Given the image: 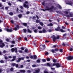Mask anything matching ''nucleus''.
Masks as SVG:
<instances>
[{
	"label": "nucleus",
	"instance_id": "obj_1",
	"mask_svg": "<svg viewBox=\"0 0 73 73\" xmlns=\"http://www.w3.org/2000/svg\"><path fill=\"white\" fill-rule=\"evenodd\" d=\"M47 65L50 67H52L53 66H56V68H60L61 66V65H60L59 63H54L51 66V65H52V64H50L49 63H47Z\"/></svg>",
	"mask_w": 73,
	"mask_h": 73
},
{
	"label": "nucleus",
	"instance_id": "obj_2",
	"mask_svg": "<svg viewBox=\"0 0 73 73\" xmlns=\"http://www.w3.org/2000/svg\"><path fill=\"white\" fill-rule=\"evenodd\" d=\"M54 8V7L53 6H52L51 8H49L48 6H46L45 9H42V10L43 11H44V12L46 11V10L50 11H52V9H53Z\"/></svg>",
	"mask_w": 73,
	"mask_h": 73
},
{
	"label": "nucleus",
	"instance_id": "obj_3",
	"mask_svg": "<svg viewBox=\"0 0 73 73\" xmlns=\"http://www.w3.org/2000/svg\"><path fill=\"white\" fill-rule=\"evenodd\" d=\"M64 13L67 15H66V16L67 17H73V15L71 13H69L70 15H68V12L65 11H64Z\"/></svg>",
	"mask_w": 73,
	"mask_h": 73
},
{
	"label": "nucleus",
	"instance_id": "obj_4",
	"mask_svg": "<svg viewBox=\"0 0 73 73\" xmlns=\"http://www.w3.org/2000/svg\"><path fill=\"white\" fill-rule=\"evenodd\" d=\"M55 31H59L60 30L61 32H65L66 31H64L62 29H60V27H58V28L57 29H55Z\"/></svg>",
	"mask_w": 73,
	"mask_h": 73
},
{
	"label": "nucleus",
	"instance_id": "obj_5",
	"mask_svg": "<svg viewBox=\"0 0 73 73\" xmlns=\"http://www.w3.org/2000/svg\"><path fill=\"white\" fill-rule=\"evenodd\" d=\"M0 46L1 48H3L5 46V44L3 43V41L1 40H0Z\"/></svg>",
	"mask_w": 73,
	"mask_h": 73
},
{
	"label": "nucleus",
	"instance_id": "obj_6",
	"mask_svg": "<svg viewBox=\"0 0 73 73\" xmlns=\"http://www.w3.org/2000/svg\"><path fill=\"white\" fill-rule=\"evenodd\" d=\"M5 31H6L7 32H12L13 31V29L11 28L10 29H9L6 28L5 29Z\"/></svg>",
	"mask_w": 73,
	"mask_h": 73
},
{
	"label": "nucleus",
	"instance_id": "obj_7",
	"mask_svg": "<svg viewBox=\"0 0 73 73\" xmlns=\"http://www.w3.org/2000/svg\"><path fill=\"white\" fill-rule=\"evenodd\" d=\"M66 3V4H68V5H72L73 3L71 1H65Z\"/></svg>",
	"mask_w": 73,
	"mask_h": 73
},
{
	"label": "nucleus",
	"instance_id": "obj_8",
	"mask_svg": "<svg viewBox=\"0 0 73 73\" xmlns=\"http://www.w3.org/2000/svg\"><path fill=\"white\" fill-rule=\"evenodd\" d=\"M66 59L68 60H72L73 59V57L72 56H69L66 57Z\"/></svg>",
	"mask_w": 73,
	"mask_h": 73
},
{
	"label": "nucleus",
	"instance_id": "obj_9",
	"mask_svg": "<svg viewBox=\"0 0 73 73\" xmlns=\"http://www.w3.org/2000/svg\"><path fill=\"white\" fill-rule=\"evenodd\" d=\"M24 57H22L21 58H18L17 59V62H19L20 61V60H24Z\"/></svg>",
	"mask_w": 73,
	"mask_h": 73
},
{
	"label": "nucleus",
	"instance_id": "obj_10",
	"mask_svg": "<svg viewBox=\"0 0 73 73\" xmlns=\"http://www.w3.org/2000/svg\"><path fill=\"white\" fill-rule=\"evenodd\" d=\"M40 69L39 68L36 69L35 70V72H34L33 73H38L40 72Z\"/></svg>",
	"mask_w": 73,
	"mask_h": 73
},
{
	"label": "nucleus",
	"instance_id": "obj_11",
	"mask_svg": "<svg viewBox=\"0 0 73 73\" xmlns=\"http://www.w3.org/2000/svg\"><path fill=\"white\" fill-rule=\"evenodd\" d=\"M60 38V36H59L58 35L56 37H55V38L53 39V41H55L56 39H59Z\"/></svg>",
	"mask_w": 73,
	"mask_h": 73
},
{
	"label": "nucleus",
	"instance_id": "obj_12",
	"mask_svg": "<svg viewBox=\"0 0 73 73\" xmlns=\"http://www.w3.org/2000/svg\"><path fill=\"white\" fill-rule=\"evenodd\" d=\"M23 7L25 8H26L27 9H28V8H29V6H28V5H27L25 3L23 4Z\"/></svg>",
	"mask_w": 73,
	"mask_h": 73
},
{
	"label": "nucleus",
	"instance_id": "obj_13",
	"mask_svg": "<svg viewBox=\"0 0 73 73\" xmlns=\"http://www.w3.org/2000/svg\"><path fill=\"white\" fill-rule=\"evenodd\" d=\"M41 46H42V47L41 48H40L42 50H44V49H45V45H43Z\"/></svg>",
	"mask_w": 73,
	"mask_h": 73
},
{
	"label": "nucleus",
	"instance_id": "obj_14",
	"mask_svg": "<svg viewBox=\"0 0 73 73\" xmlns=\"http://www.w3.org/2000/svg\"><path fill=\"white\" fill-rule=\"evenodd\" d=\"M19 28L20 27H19V26L17 25V27H15L14 28V30H15V31H17V30H18L19 29Z\"/></svg>",
	"mask_w": 73,
	"mask_h": 73
},
{
	"label": "nucleus",
	"instance_id": "obj_15",
	"mask_svg": "<svg viewBox=\"0 0 73 73\" xmlns=\"http://www.w3.org/2000/svg\"><path fill=\"white\" fill-rule=\"evenodd\" d=\"M56 6L57 8H59L60 9H62V7H61V6L57 4L56 5Z\"/></svg>",
	"mask_w": 73,
	"mask_h": 73
},
{
	"label": "nucleus",
	"instance_id": "obj_16",
	"mask_svg": "<svg viewBox=\"0 0 73 73\" xmlns=\"http://www.w3.org/2000/svg\"><path fill=\"white\" fill-rule=\"evenodd\" d=\"M13 58L11 60V61H14L15 60L16 58V56H13Z\"/></svg>",
	"mask_w": 73,
	"mask_h": 73
},
{
	"label": "nucleus",
	"instance_id": "obj_17",
	"mask_svg": "<svg viewBox=\"0 0 73 73\" xmlns=\"http://www.w3.org/2000/svg\"><path fill=\"white\" fill-rule=\"evenodd\" d=\"M53 26V24L52 23H50V24H48L47 26H48L49 27H52Z\"/></svg>",
	"mask_w": 73,
	"mask_h": 73
},
{
	"label": "nucleus",
	"instance_id": "obj_18",
	"mask_svg": "<svg viewBox=\"0 0 73 73\" xmlns=\"http://www.w3.org/2000/svg\"><path fill=\"white\" fill-rule=\"evenodd\" d=\"M19 72H21L22 73H25V71L24 70H20Z\"/></svg>",
	"mask_w": 73,
	"mask_h": 73
},
{
	"label": "nucleus",
	"instance_id": "obj_19",
	"mask_svg": "<svg viewBox=\"0 0 73 73\" xmlns=\"http://www.w3.org/2000/svg\"><path fill=\"white\" fill-rule=\"evenodd\" d=\"M42 32H43V33H46V32H47V31H46V30L43 29L42 30Z\"/></svg>",
	"mask_w": 73,
	"mask_h": 73
},
{
	"label": "nucleus",
	"instance_id": "obj_20",
	"mask_svg": "<svg viewBox=\"0 0 73 73\" xmlns=\"http://www.w3.org/2000/svg\"><path fill=\"white\" fill-rule=\"evenodd\" d=\"M27 30H28V32H29V33H32V31L29 29H28Z\"/></svg>",
	"mask_w": 73,
	"mask_h": 73
},
{
	"label": "nucleus",
	"instance_id": "obj_21",
	"mask_svg": "<svg viewBox=\"0 0 73 73\" xmlns=\"http://www.w3.org/2000/svg\"><path fill=\"white\" fill-rule=\"evenodd\" d=\"M18 16L19 18H21L23 17V16L21 14H19L18 15Z\"/></svg>",
	"mask_w": 73,
	"mask_h": 73
},
{
	"label": "nucleus",
	"instance_id": "obj_22",
	"mask_svg": "<svg viewBox=\"0 0 73 73\" xmlns=\"http://www.w3.org/2000/svg\"><path fill=\"white\" fill-rule=\"evenodd\" d=\"M39 24L41 25V26H43L44 25V23L42 22H40Z\"/></svg>",
	"mask_w": 73,
	"mask_h": 73
},
{
	"label": "nucleus",
	"instance_id": "obj_23",
	"mask_svg": "<svg viewBox=\"0 0 73 73\" xmlns=\"http://www.w3.org/2000/svg\"><path fill=\"white\" fill-rule=\"evenodd\" d=\"M15 49L14 48H13L11 49L12 52H14V51H15Z\"/></svg>",
	"mask_w": 73,
	"mask_h": 73
},
{
	"label": "nucleus",
	"instance_id": "obj_24",
	"mask_svg": "<svg viewBox=\"0 0 73 73\" xmlns=\"http://www.w3.org/2000/svg\"><path fill=\"white\" fill-rule=\"evenodd\" d=\"M22 24L23 25H24L25 27H26V26H27V24L26 23H22Z\"/></svg>",
	"mask_w": 73,
	"mask_h": 73
},
{
	"label": "nucleus",
	"instance_id": "obj_25",
	"mask_svg": "<svg viewBox=\"0 0 73 73\" xmlns=\"http://www.w3.org/2000/svg\"><path fill=\"white\" fill-rule=\"evenodd\" d=\"M25 52H26V53H28V52H29L28 50V49H25Z\"/></svg>",
	"mask_w": 73,
	"mask_h": 73
},
{
	"label": "nucleus",
	"instance_id": "obj_26",
	"mask_svg": "<svg viewBox=\"0 0 73 73\" xmlns=\"http://www.w3.org/2000/svg\"><path fill=\"white\" fill-rule=\"evenodd\" d=\"M18 51H19V53H23V51H22V50H19Z\"/></svg>",
	"mask_w": 73,
	"mask_h": 73
},
{
	"label": "nucleus",
	"instance_id": "obj_27",
	"mask_svg": "<svg viewBox=\"0 0 73 73\" xmlns=\"http://www.w3.org/2000/svg\"><path fill=\"white\" fill-rule=\"evenodd\" d=\"M15 53H17V48H15Z\"/></svg>",
	"mask_w": 73,
	"mask_h": 73
},
{
	"label": "nucleus",
	"instance_id": "obj_28",
	"mask_svg": "<svg viewBox=\"0 0 73 73\" xmlns=\"http://www.w3.org/2000/svg\"><path fill=\"white\" fill-rule=\"evenodd\" d=\"M40 20H36V23H40Z\"/></svg>",
	"mask_w": 73,
	"mask_h": 73
},
{
	"label": "nucleus",
	"instance_id": "obj_29",
	"mask_svg": "<svg viewBox=\"0 0 73 73\" xmlns=\"http://www.w3.org/2000/svg\"><path fill=\"white\" fill-rule=\"evenodd\" d=\"M36 62H37V63H39L40 62V60L39 59L37 60L36 61Z\"/></svg>",
	"mask_w": 73,
	"mask_h": 73
},
{
	"label": "nucleus",
	"instance_id": "obj_30",
	"mask_svg": "<svg viewBox=\"0 0 73 73\" xmlns=\"http://www.w3.org/2000/svg\"><path fill=\"white\" fill-rule=\"evenodd\" d=\"M33 57L34 59H36V58H37V56H36V55H34Z\"/></svg>",
	"mask_w": 73,
	"mask_h": 73
},
{
	"label": "nucleus",
	"instance_id": "obj_31",
	"mask_svg": "<svg viewBox=\"0 0 73 73\" xmlns=\"http://www.w3.org/2000/svg\"><path fill=\"white\" fill-rule=\"evenodd\" d=\"M9 15H11V16H12L13 15V14L12 12H10L9 13Z\"/></svg>",
	"mask_w": 73,
	"mask_h": 73
},
{
	"label": "nucleus",
	"instance_id": "obj_32",
	"mask_svg": "<svg viewBox=\"0 0 73 73\" xmlns=\"http://www.w3.org/2000/svg\"><path fill=\"white\" fill-rule=\"evenodd\" d=\"M11 43L12 44H15V42L14 40L12 41L11 42Z\"/></svg>",
	"mask_w": 73,
	"mask_h": 73
},
{
	"label": "nucleus",
	"instance_id": "obj_33",
	"mask_svg": "<svg viewBox=\"0 0 73 73\" xmlns=\"http://www.w3.org/2000/svg\"><path fill=\"white\" fill-rule=\"evenodd\" d=\"M38 29H42V27L39 26L38 27Z\"/></svg>",
	"mask_w": 73,
	"mask_h": 73
},
{
	"label": "nucleus",
	"instance_id": "obj_34",
	"mask_svg": "<svg viewBox=\"0 0 73 73\" xmlns=\"http://www.w3.org/2000/svg\"><path fill=\"white\" fill-rule=\"evenodd\" d=\"M12 66H15L16 65V64L15 63H13L11 64Z\"/></svg>",
	"mask_w": 73,
	"mask_h": 73
},
{
	"label": "nucleus",
	"instance_id": "obj_35",
	"mask_svg": "<svg viewBox=\"0 0 73 73\" xmlns=\"http://www.w3.org/2000/svg\"><path fill=\"white\" fill-rule=\"evenodd\" d=\"M50 60V59L49 58H47V61H49Z\"/></svg>",
	"mask_w": 73,
	"mask_h": 73
},
{
	"label": "nucleus",
	"instance_id": "obj_36",
	"mask_svg": "<svg viewBox=\"0 0 73 73\" xmlns=\"http://www.w3.org/2000/svg\"><path fill=\"white\" fill-rule=\"evenodd\" d=\"M42 62H46V60L45 59H43L42 60Z\"/></svg>",
	"mask_w": 73,
	"mask_h": 73
},
{
	"label": "nucleus",
	"instance_id": "obj_37",
	"mask_svg": "<svg viewBox=\"0 0 73 73\" xmlns=\"http://www.w3.org/2000/svg\"><path fill=\"white\" fill-rule=\"evenodd\" d=\"M32 66L33 68H35V67H36V65L35 64H33L32 65Z\"/></svg>",
	"mask_w": 73,
	"mask_h": 73
},
{
	"label": "nucleus",
	"instance_id": "obj_38",
	"mask_svg": "<svg viewBox=\"0 0 73 73\" xmlns=\"http://www.w3.org/2000/svg\"><path fill=\"white\" fill-rule=\"evenodd\" d=\"M48 32H51L52 31V30L50 29H49L48 30Z\"/></svg>",
	"mask_w": 73,
	"mask_h": 73
},
{
	"label": "nucleus",
	"instance_id": "obj_39",
	"mask_svg": "<svg viewBox=\"0 0 73 73\" xmlns=\"http://www.w3.org/2000/svg\"><path fill=\"white\" fill-rule=\"evenodd\" d=\"M1 63H4V61L3 60H1L0 61Z\"/></svg>",
	"mask_w": 73,
	"mask_h": 73
},
{
	"label": "nucleus",
	"instance_id": "obj_40",
	"mask_svg": "<svg viewBox=\"0 0 73 73\" xmlns=\"http://www.w3.org/2000/svg\"><path fill=\"white\" fill-rule=\"evenodd\" d=\"M39 33H43V32L42 31H39Z\"/></svg>",
	"mask_w": 73,
	"mask_h": 73
},
{
	"label": "nucleus",
	"instance_id": "obj_41",
	"mask_svg": "<svg viewBox=\"0 0 73 73\" xmlns=\"http://www.w3.org/2000/svg\"><path fill=\"white\" fill-rule=\"evenodd\" d=\"M25 41H28V39H27V38L25 37Z\"/></svg>",
	"mask_w": 73,
	"mask_h": 73
},
{
	"label": "nucleus",
	"instance_id": "obj_42",
	"mask_svg": "<svg viewBox=\"0 0 73 73\" xmlns=\"http://www.w3.org/2000/svg\"><path fill=\"white\" fill-rule=\"evenodd\" d=\"M27 73H31V71H30L29 70H27Z\"/></svg>",
	"mask_w": 73,
	"mask_h": 73
},
{
	"label": "nucleus",
	"instance_id": "obj_43",
	"mask_svg": "<svg viewBox=\"0 0 73 73\" xmlns=\"http://www.w3.org/2000/svg\"><path fill=\"white\" fill-rule=\"evenodd\" d=\"M23 31H24V32H25V33H26V31H27L26 29H23Z\"/></svg>",
	"mask_w": 73,
	"mask_h": 73
},
{
	"label": "nucleus",
	"instance_id": "obj_44",
	"mask_svg": "<svg viewBox=\"0 0 73 73\" xmlns=\"http://www.w3.org/2000/svg\"><path fill=\"white\" fill-rule=\"evenodd\" d=\"M53 62L55 63L56 62V60L55 59H54L53 60Z\"/></svg>",
	"mask_w": 73,
	"mask_h": 73
},
{
	"label": "nucleus",
	"instance_id": "obj_45",
	"mask_svg": "<svg viewBox=\"0 0 73 73\" xmlns=\"http://www.w3.org/2000/svg\"><path fill=\"white\" fill-rule=\"evenodd\" d=\"M9 71V69H7V73H8Z\"/></svg>",
	"mask_w": 73,
	"mask_h": 73
},
{
	"label": "nucleus",
	"instance_id": "obj_46",
	"mask_svg": "<svg viewBox=\"0 0 73 73\" xmlns=\"http://www.w3.org/2000/svg\"><path fill=\"white\" fill-rule=\"evenodd\" d=\"M30 58L31 59H33V56H31L30 57Z\"/></svg>",
	"mask_w": 73,
	"mask_h": 73
},
{
	"label": "nucleus",
	"instance_id": "obj_47",
	"mask_svg": "<svg viewBox=\"0 0 73 73\" xmlns=\"http://www.w3.org/2000/svg\"><path fill=\"white\" fill-rule=\"evenodd\" d=\"M60 52H63V50L62 49H60Z\"/></svg>",
	"mask_w": 73,
	"mask_h": 73
},
{
	"label": "nucleus",
	"instance_id": "obj_48",
	"mask_svg": "<svg viewBox=\"0 0 73 73\" xmlns=\"http://www.w3.org/2000/svg\"><path fill=\"white\" fill-rule=\"evenodd\" d=\"M5 60H7L8 59V57L7 56H5Z\"/></svg>",
	"mask_w": 73,
	"mask_h": 73
},
{
	"label": "nucleus",
	"instance_id": "obj_49",
	"mask_svg": "<svg viewBox=\"0 0 73 73\" xmlns=\"http://www.w3.org/2000/svg\"><path fill=\"white\" fill-rule=\"evenodd\" d=\"M42 5H45V2H43L42 3Z\"/></svg>",
	"mask_w": 73,
	"mask_h": 73
},
{
	"label": "nucleus",
	"instance_id": "obj_50",
	"mask_svg": "<svg viewBox=\"0 0 73 73\" xmlns=\"http://www.w3.org/2000/svg\"><path fill=\"white\" fill-rule=\"evenodd\" d=\"M11 23H12V24H13V23H14V22L13 20H11Z\"/></svg>",
	"mask_w": 73,
	"mask_h": 73
},
{
	"label": "nucleus",
	"instance_id": "obj_51",
	"mask_svg": "<svg viewBox=\"0 0 73 73\" xmlns=\"http://www.w3.org/2000/svg\"><path fill=\"white\" fill-rule=\"evenodd\" d=\"M11 71H13V68H11L10 69Z\"/></svg>",
	"mask_w": 73,
	"mask_h": 73
},
{
	"label": "nucleus",
	"instance_id": "obj_52",
	"mask_svg": "<svg viewBox=\"0 0 73 73\" xmlns=\"http://www.w3.org/2000/svg\"><path fill=\"white\" fill-rule=\"evenodd\" d=\"M57 13H60L61 14V12H60V11H56Z\"/></svg>",
	"mask_w": 73,
	"mask_h": 73
},
{
	"label": "nucleus",
	"instance_id": "obj_53",
	"mask_svg": "<svg viewBox=\"0 0 73 73\" xmlns=\"http://www.w3.org/2000/svg\"><path fill=\"white\" fill-rule=\"evenodd\" d=\"M45 54L46 55H48V54H49V53L48 52H46Z\"/></svg>",
	"mask_w": 73,
	"mask_h": 73
},
{
	"label": "nucleus",
	"instance_id": "obj_54",
	"mask_svg": "<svg viewBox=\"0 0 73 73\" xmlns=\"http://www.w3.org/2000/svg\"><path fill=\"white\" fill-rule=\"evenodd\" d=\"M8 58H11L12 56H8Z\"/></svg>",
	"mask_w": 73,
	"mask_h": 73
},
{
	"label": "nucleus",
	"instance_id": "obj_55",
	"mask_svg": "<svg viewBox=\"0 0 73 73\" xmlns=\"http://www.w3.org/2000/svg\"><path fill=\"white\" fill-rule=\"evenodd\" d=\"M51 52L52 53H54V50L52 49V50Z\"/></svg>",
	"mask_w": 73,
	"mask_h": 73
},
{
	"label": "nucleus",
	"instance_id": "obj_56",
	"mask_svg": "<svg viewBox=\"0 0 73 73\" xmlns=\"http://www.w3.org/2000/svg\"><path fill=\"white\" fill-rule=\"evenodd\" d=\"M62 29H65V27L64 26H62Z\"/></svg>",
	"mask_w": 73,
	"mask_h": 73
},
{
	"label": "nucleus",
	"instance_id": "obj_57",
	"mask_svg": "<svg viewBox=\"0 0 73 73\" xmlns=\"http://www.w3.org/2000/svg\"><path fill=\"white\" fill-rule=\"evenodd\" d=\"M66 36V34H64L63 35V37H65Z\"/></svg>",
	"mask_w": 73,
	"mask_h": 73
},
{
	"label": "nucleus",
	"instance_id": "obj_58",
	"mask_svg": "<svg viewBox=\"0 0 73 73\" xmlns=\"http://www.w3.org/2000/svg\"><path fill=\"white\" fill-rule=\"evenodd\" d=\"M34 32L35 33H37V30H35L34 31Z\"/></svg>",
	"mask_w": 73,
	"mask_h": 73
},
{
	"label": "nucleus",
	"instance_id": "obj_59",
	"mask_svg": "<svg viewBox=\"0 0 73 73\" xmlns=\"http://www.w3.org/2000/svg\"><path fill=\"white\" fill-rule=\"evenodd\" d=\"M21 49L22 50H24V48H23V47H21Z\"/></svg>",
	"mask_w": 73,
	"mask_h": 73
},
{
	"label": "nucleus",
	"instance_id": "obj_60",
	"mask_svg": "<svg viewBox=\"0 0 73 73\" xmlns=\"http://www.w3.org/2000/svg\"><path fill=\"white\" fill-rule=\"evenodd\" d=\"M72 50H73V48H70V51H72Z\"/></svg>",
	"mask_w": 73,
	"mask_h": 73
},
{
	"label": "nucleus",
	"instance_id": "obj_61",
	"mask_svg": "<svg viewBox=\"0 0 73 73\" xmlns=\"http://www.w3.org/2000/svg\"><path fill=\"white\" fill-rule=\"evenodd\" d=\"M23 67H24L23 65H21V68H23Z\"/></svg>",
	"mask_w": 73,
	"mask_h": 73
},
{
	"label": "nucleus",
	"instance_id": "obj_62",
	"mask_svg": "<svg viewBox=\"0 0 73 73\" xmlns=\"http://www.w3.org/2000/svg\"><path fill=\"white\" fill-rule=\"evenodd\" d=\"M29 56H27L26 57V58H27V59H29Z\"/></svg>",
	"mask_w": 73,
	"mask_h": 73
},
{
	"label": "nucleus",
	"instance_id": "obj_63",
	"mask_svg": "<svg viewBox=\"0 0 73 73\" xmlns=\"http://www.w3.org/2000/svg\"><path fill=\"white\" fill-rule=\"evenodd\" d=\"M30 12L29 11H27V12L26 13L27 14V15H28V14H29Z\"/></svg>",
	"mask_w": 73,
	"mask_h": 73
},
{
	"label": "nucleus",
	"instance_id": "obj_64",
	"mask_svg": "<svg viewBox=\"0 0 73 73\" xmlns=\"http://www.w3.org/2000/svg\"><path fill=\"white\" fill-rule=\"evenodd\" d=\"M58 50V49L56 48L55 49L54 51H57Z\"/></svg>",
	"mask_w": 73,
	"mask_h": 73
}]
</instances>
